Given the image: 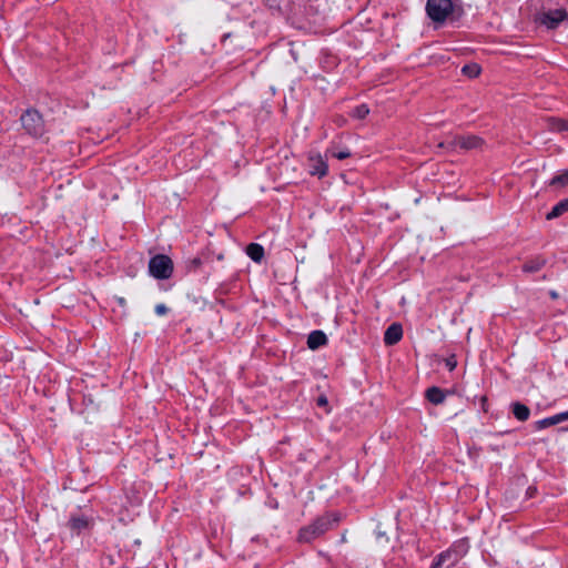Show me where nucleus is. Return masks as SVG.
I'll list each match as a JSON object with an SVG mask.
<instances>
[{"label": "nucleus", "mask_w": 568, "mask_h": 568, "mask_svg": "<svg viewBox=\"0 0 568 568\" xmlns=\"http://www.w3.org/2000/svg\"><path fill=\"white\" fill-rule=\"evenodd\" d=\"M337 521V518L333 515H327L321 518H317L311 525L303 527L298 534V540L302 542H311L316 539L325 531H327L333 523Z\"/></svg>", "instance_id": "nucleus-1"}, {"label": "nucleus", "mask_w": 568, "mask_h": 568, "mask_svg": "<svg viewBox=\"0 0 568 568\" xmlns=\"http://www.w3.org/2000/svg\"><path fill=\"white\" fill-rule=\"evenodd\" d=\"M150 274L159 280H166L173 273V262L164 254L153 256L149 262Z\"/></svg>", "instance_id": "nucleus-2"}, {"label": "nucleus", "mask_w": 568, "mask_h": 568, "mask_svg": "<svg viewBox=\"0 0 568 568\" xmlns=\"http://www.w3.org/2000/svg\"><path fill=\"white\" fill-rule=\"evenodd\" d=\"M21 123L24 130L34 136L42 135L44 131V123L41 114L36 110H27L21 115Z\"/></svg>", "instance_id": "nucleus-3"}, {"label": "nucleus", "mask_w": 568, "mask_h": 568, "mask_svg": "<svg viewBox=\"0 0 568 568\" xmlns=\"http://www.w3.org/2000/svg\"><path fill=\"white\" fill-rule=\"evenodd\" d=\"M429 18L435 22H443L453 10L450 0H428L426 6Z\"/></svg>", "instance_id": "nucleus-4"}, {"label": "nucleus", "mask_w": 568, "mask_h": 568, "mask_svg": "<svg viewBox=\"0 0 568 568\" xmlns=\"http://www.w3.org/2000/svg\"><path fill=\"white\" fill-rule=\"evenodd\" d=\"M566 19H568V12L565 9H555L539 13L536 21L548 29H556Z\"/></svg>", "instance_id": "nucleus-5"}, {"label": "nucleus", "mask_w": 568, "mask_h": 568, "mask_svg": "<svg viewBox=\"0 0 568 568\" xmlns=\"http://www.w3.org/2000/svg\"><path fill=\"white\" fill-rule=\"evenodd\" d=\"M484 140L477 135H458L447 141V145L452 149L460 148L463 150H475L481 148Z\"/></svg>", "instance_id": "nucleus-6"}, {"label": "nucleus", "mask_w": 568, "mask_h": 568, "mask_svg": "<svg viewBox=\"0 0 568 568\" xmlns=\"http://www.w3.org/2000/svg\"><path fill=\"white\" fill-rule=\"evenodd\" d=\"M308 169L312 175L320 178L326 175L327 164L320 153H311L308 156Z\"/></svg>", "instance_id": "nucleus-7"}, {"label": "nucleus", "mask_w": 568, "mask_h": 568, "mask_svg": "<svg viewBox=\"0 0 568 568\" xmlns=\"http://www.w3.org/2000/svg\"><path fill=\"white\" fill-rule=\"evenodd\" d=\"M459 555L456 550H447L440 554L430 568H448L457 562Z\"/></svg>", "instance_id": "nucleus-8"}, {"label": "nucleus", "mask_w": 568, "mask_h": 568, "mask_svg": "<svg viewBox=\"0 0 568 568\" xmlns=\"http://www.w3.org/2000/svg\"><path fill=\"white\" fill-rule=\"evenodd\" d=\"M565 420H568V410L557 414V415H554V416H550V417H547V418H544V419H540V420H537L535 423V428L537 430H540V429L557 425L559 423H562Z\"/></svg>", "instance_id": "nucleus-9"}, {"label": "nucleus", "mask_w": 568, "mask_h": 568, "mask_svg": "<svg viewBox=\"0 0 568 568\" xmlns=\"http://www.w3.org/2000/svg\"><path fill=\"white\" fill-rule=\"evenodd\" d=\"M403 337V329L399 324H392L385 332L384 342L386 345H394Z\"/></svg>", "instance_id": "nucleus-10"}, {"label": "nucleus", "mask_w": 568, "mask_h": 568, "mask_svg": "<svg viewBox=\"0 0 568 568\" xmlns=\"http://www.w3.org/2000/svg\"><path fill=\"white\" fill-rule=\"evenodd\" d=\"M327 337L322 331H313L307 337V346L311 349H317L326 345Z\"/></svg>", "instance_id": "nucleus-11"}, {"label": "nucleus", "mask_w": 568, "mask_h": 568, "mask_svg": "<svg viewBox=\"0 0 568 568\" xmlns=\"http://www.w3.org/2000/svg\"><path fill=\"white\" fill-rule=\"evenodd\" d=\"M511 412L519 422H526L530 416L529 407L519 402L511 404Z\"/></svg>", "instance_id": "nucleus-12"}, {"label": "nucleus", "mask_w": 568, "mask_h": 568, "mask_svg": "<svg viewBox=\"0 0 568 568\" xmlns=\"http://www.w3.org/2000/svg\"><path fill=\"white\" fill-rule=\"evenodd\" d=\"M246 254L252 261L260 263L264 257V248L257 243H251L246 247Z\"/></svg>", "instance_id": "nucleus-13"}, {"label": "nucleus", "mask_w": 568, "mask_h": 568, "mask_svg": "<svg viewBox=\"0 0 568 568\" xmlns=\"http://www.w3.org/2000/svg\"><path fill=\"white\" fill-rule=\"evenodd\" d=\"M547 124L549 130L554 132H565L568 131V120L559 119V118H549L547 120Z\"/></svg>", "instance_id": "nucleus-14"}, {"label": "nucleus", "mask_w": 568, "mask_h": 568, "mask_svg": "<svg viewBox=\"0 0 568 568\" xmlns=\"http://www.w3.org/2000/svg\"><path fill=\"white\" fill-rule=\"evenodd\" d=\"M568 211V197L558 202L552 210L546 215L547 220L557 219Z\"/></svg>", "instance_id": "nucleus-15"}, {"label": "nucleus", "mask_w": 568, "mask_h": 568, "mask_svg": "<svg viewBox=\"0 0 568 568\" xmlns=\"http://www.w3.org/2000/svg\"><path fill=\"white\" fill-rule=\"evenodd\" d=\"M545 263H546V260L544 257L538 256V257L531 258L523 265V271L527 272V273L537 272L545 265Z\"/></svg>", "instance_id": "nucleus-16"}, {"label": "nucleus", "mask_w": 568, "mask_h": 568, "mask_svg": "<svg viewBox=\"0 0 568 568\" xmlns=\"http://www.w3.org/2000/svg\"><path fill=\"white\" fill-rule=\"evenodd\" d=\"M426 397L430 403L438 405L444 402L445 393L438 387H430L426 392Z\"/></svg>", "instance_id": "nucleus-17"}, {"label": "nucleus", "mask_w": 568, "mask_h": 568, "mask_svg": "<svg viewBox=\"0 0 568 568\" xmlns=\"http://www.w3.org/2000/svg\"><path fill=\"white\" fill-rule=\"evenodd\" d=\"M69 526L72 530L80 532L88 528L89 520L84 517H72L69 521Z\"/></svg>", "instance_id": "nucleus-18"}, {"label": "nucleus", "mask_w": 568, "mask_h": 568, "mask_svg": "<svg viewBox=\"0 0 568 568\" xmlns=\"http://www.w3.org/2000/svg\"><path fill=\"white\" fill-rule=\"evenodd\" d=\"M568 184V169L558 173L557 175H555L550 182H549V185L551 186H565Z\"/></svg>", "instance_id": "nucleus-19"}, {"label": "nucleus", "mask_w": 568, "mask_h": 568, "mask_svg": "<svg viewBox=\"0 0 568 568\" xmlns=\"http://www.w3.org/2000/svg\"><path fill=\"white\" fill-rule=\"evenodd\" d=\"M462 72L469 77L476 78L480 73V67L476 63L464 65Z\"/></svg>", "instance_id": "nucleus-20"}, {"label": "nucleus", "mask_w": 568, "mask_h": 568, "mask_svg": "<svg viewBox=\"0 0 568 568\" xmlns=\"http://www.w3.org/2000/svg\"><path fill=\"white\" fill-rule=\"evenodd\" d=\"M368 113V106L366 104H361L353 110L352 115L356 119H364Z\"/></svg>", "instance_id": "nucleus-21"}, {"label": "nucleus", "mask_w": 568, "mask_h": 568, "mask_svg": "<svg viewBox=\"0 0 568 568\" xmlns=\"http://www.w3.org/2000/svg\"><path fill=\"white\" fill-rule=\"evenodd\" d=\"M332 155L338 160H344V159H347L351 156V153L349 151L347 150H343V151H339V152H332Z\"/></svg>", "instance_id": "nucleus-22"}, {"label": "nucleus", "mask_w": 568, "mask_h": 568, "mask_svg": "<svg viewBox=\"0 0 568 568\" xmlns=\"http://www.w3.org/2000/svg\"><path fill=\"white\" fill-rule=\"evenodd\" d=\"M155 313L159 316H163L168 313V307L164 304H158L155 306Z\"/></svg>", "instance_id": "nucleus-23"}, {"label": "nucleus", "mask_w": 568, "mask_h": 568, "mask_svg": "<svg viewBox=\"0 0 568 568\" xmlns=\"http://www.w3.org/2000/svg\"><path fill=\"white\" fill-rule=\"evenodd\" d=\"M446 367L449 369V371H453L456 365H457V361L454 356L449 357L446 359Z\"/></svg>", "instance_id": "nucleus-24"}, {"label": "nucleus", "mask_w": 568, "mask_h": 568, "mask_svg": "<svg viewBox=\"0 0 568 568\" xmlns=\"http://www.w3.org/2000/svg\"><path fill=\"white\" fill-rule=\"evenodd\" d=\"M317 405L318 406H327L328 405V402H327V398L325 396H320L317 398Z\"/></svg>", "instance_id": "nucleus-25"}, {"label": "nucleus", "mask_w": 568, "mask_h": 568, "mask_svg": "<svg viewBox=\"0 0 568 568\" xmlns=\"http://www.w3.org/2000/svg\"><path fill=\"white\" fill-rule=\"evenodd\" d=\"M116 301L121 306L125 305V300L123 297H116Z\"/></svg>", "instance_id": "nucleus-26"}, {"label": "nucleus", "mask_w": 568, "mask_h": 568, "mask_svg": "<svg viewBox=\"0 0 568 568\" xmlns=\"http://www.w3.org/2000/svg\"><path fill=\"white\" fill-rule=\"evenodd\" d=\"M550 296H551L552 298H557L558 294H557L556 292H554V291H552V292H550Z\"/></svg>", "instance_id": "nucleus-27"}, {"label": "nucleus", "mask_w": 568, "mask_h": 568, "mask_svg": "<svg viewBox=\"0 0 568 568\" xmlns=\"http://www.w3.org/2000/svg\"><path fill=\"white\" fill-rule=\"evenodd\" d=\"M192 263H193L194 265H199V264H200V260H199V258H194V260L192 261Z\"/></svg>", "instance_id": "nucleus-28"}]
</instances>
